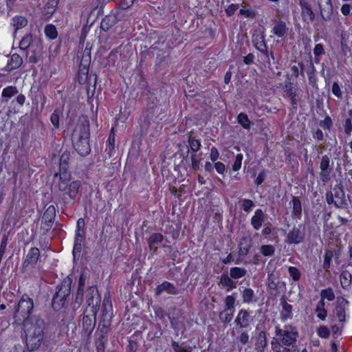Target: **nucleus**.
<instances>
[{"mask_svg": "<svg viewBox=\"0 0 352 352\" xmlns=\"http://www.w3.org/2000/svg\"><path fill=\"white\" fill-rule=\"evenodd\" d=\"M45 322L35 316L24 322V331L28 349L34 351L39 348L44 337Z\"/></svg>", "mask_w": 352, "mask_h": 352, "instance_id": "nucleus-1", "label": "nucleus"}, {"mask_svg": "<svg viewBox=\"0 0 352 352\" xmlns=\"http://www.w3.org/2000/svg\"><path fill=\"white\" fill-rule=\"evenodd\" d=\"M89 131L87 125H80L76 128L72 134L73 146L80 155L89 153Z\"/></svg>", "mask_w": 352, "mask_h": 352, "instance_id": "nucleus-2", "label": "nucleus"}, {"mask_svg": "<svg viewBox=\"0 0 352 352\" xmlns=\"http://www.w3.org/2000/svg\"><path fill=\"white\" fill-rule=\"evenodd\" d=\"M54 177H58L57 186L60 191L70 197H74L77 195L80 183L78 181L71 182L70 174L67 171H60L59 173H56Z\"/></svg>", "mask_w": 352, "mask_h": 352, "instance_id": "nucleus-3", "label": "nucleus"}, {"mask_svg": "<svg viewBox=\"0 0 352 352\" xmlns=\"http://www.w3.org/2000/svg\"><path fill=\"white\" fill-rule=\"evenodd\" d=\"M34 307L33 300L28 295L24 294L21 298L14 314V317L17 322H25L30 319Z\"/></svg>", "mask_w": 352, "mask_h": 352, "instance_id": "nucleus-4", "label": "nucleus"}, {"mask_svg": "<svg viewBox=\"0 0 352 352\" xmlns=\"http://www.w3.org/2000/svg\"><path fill=\"white\" fill-rule=\"evenodd\" d=\"M275 334L282 345L285 346L293 345L298 336L296 327L291 324L285 325L283 329L276 326L275 327Z\"/></svg>", "mask_w": 352, "mask_h": 352, "instance_id": "nucleus-5", "label": "nucleus"}, {"mask_svg": "<svg viewBox=\"0 0 352 352\" xmlns=\"http://www.w3.org/2000/svg\"><path fill=\"white\" fill-rule=\"evenodd\" d=\"M305 237V228L302 225H298L289 230L286 234L285 243L288 245H298L304 241Z\"/></svg>", "mask_w": 352, "mask_h": 352, "instance_id": "nucleus-6", "label": "nucleus"}, {"mask_svg": "<svg viewBox=\"0 0 352 352\" xmlns=\"http://www.w3.org/2000/svg\"><path fill=\"white\" fill-rule=\"evenodd\" d=\"M251 314L252 311L246 309L239 310L234 320L236 325L241 329L248 328L254 318Z\"/></svg>", "mask_w": 352, "mask_h": 352, "instance_id": "nucleus-7", "label": "nucleus"}, {"mask_svg": "<svg viewBox=\"0 0 352 352\" xmlns=\"http://www.w3.org/2000/svg\"><path fill=\"white\" fill-rule=\"evenodd\" d=\"M322 19L329 21L333 14L331 0H317Z\"/></svg>", "mask_w": 352, "mask_h": 352, "instance_id": "nucleus-8", "label": "nucleus"}, {"mask_svg": "<svg viewBox=\"0 0 352 352\" xmlns=\"http://www.w3.org/2000/svg\"><path fill=\"white\" fill-rule=\"evenodd\" d=\"M280 320L283 322H286L293 318V307L289 304L285 299H282L280 302Z\"/></svg>", "mask_w": 352, "mask_h": 352, "instance_id": "nucleus-9", "label": "nucleus"}, {"mask_svg": "<svg viewBox=\"0 0 352 352\" xmlns=\"http://www.w3.org/2000/svg\"><path fill=\"white\" fill-rule=\"evenodd\" d=\"M55 212L56 210L54 206L51 205L46 209L43 215L41 223L42 225L45 224L47 230L52 226L54 219Z\"/></svg>", "mask_w": 352, "mask_h": 352, "instance_id": "nucleus-10", "label": "nucleus"}, {"mask_svg": "<svg viewBox=\"0 0 352 352\" xmlns=\"http://www.w3.org/2000/svg\"><path fill=\"white\" fill-rule=\"evenodd\" d=\"M40 256V250L37 248H32L23 261V266L28 267L29 265H34L36 263Z\"/></svg>", "mask_w": 352, "mask_h": 352, "instance_id": "nucleus-11", "label": "nucleus"}, {"mask_svg": "<svg viewBox=\"0 0 352 352\" xmlns=\"http://www.w3.org/2000/svg\"><path fill=\"white\" fill-rule=\"evenodd\" d=\"M70 294V289L68 285L61 287L60 289L56 293L53 297L52 300V305L56 309L55 305L58 302L60 301L61 304L64 303V300L66 298L67 296Z\"/></svg>", "mask_w": 352, "mask_h": 352, "instance_id": "nucleus-12", "label": "nucleus"}, {"mask_svg": "<svg viewBox=\"0 0 352 352\" xmlns=\"http://www.w3.org/2000/svg\"><path fill=\"white\" fill-rule=\"evenodd\" d=\"M84 239L85 236L83 230L77 229L76 230V236L73 248V255L74 257H76V254H80L82 248V243L84 241Z\"/></svg>", "mask_w": 352, "mask_h": 352, "instance_id": "nucleus-13", "label": "nucleus"}, {"mask_svg": "<svg viewBox=\"0 0 352 352\" xmlns=\"http://www.w3.org/2000/svg\"><path fill=\"white\" fill-rule=\"evenodd\" d=\"M301 6V16L305 22L309 23L315 19V14L312 11L311 7L308 3L303 2L300 3Z\"/></svg>", "mask_w": 352, "mask_h": 352, "instance_id": "nucleus-14", "label": "nucleus"}, {"mask_svg": "<svg viewBox=\"0 0 352 352\" xmlns=\"http://www.w3.org/2000/svg\"><path fill=\"white\" fill-rule=\"evenodd\" d=\"M22 63V58L17 54H13L8 60L5 70L10 72L17 69L21 65Z\"/></svg>", "mask_w": 352, "mask_h": 352, "instance_id": "nucleus-15", "label": "nucleus"}, {"mask_svg": "<svg viewBox=\"0 0 352 352\" xmlns=\"http://www.w3.org/2000/svg\"><path fill=\"white\" fill-rule=\"evenodd\" d=\"M329 158L327 155H324L322 157L320 168L321 170L320 177L322 181H326L329 178L330 174L329 167Z\"/></svg>", "mask_w": 352, "mask_h": 352, "instance_id": "nucleus-16", "label": "nucleus"}, {"mask_svg": "<svg viewBox=\"0 0 352 352\" xmlns=\"http://www.w3.org/2000/svg\"><path fill=\"white\" fill-rule=\"evenodd\" d=\"M333 192L334 199H335V206L337 208H342L346 204V199L344 192L340 188H333Z\"/></svg>", "mask_w": 352, "mask_h": 352, "instance_id": "nucleus-17", "label": "nucleus"}, {"mask_svg": "<svg viewBox=\"0 0 352 352\" xmlns=\"http://www.w3.org/2000/svg\"><path fill=\"white\" fill-rule=\"evenodd\" d=\"M267 336L265 331H261L258 334L255 342V350L257 352H264L267 346Z\"/></svg>", "mask_w": 352, "mask_h": 352, "instance_id": "nucleus-18", "label": "nucleus"}, {"mask_svg": "<svg viewBox=\"0 0 352 352\" xmlns=\"http://www.w3.org/2000/svg\"><path fill=\"white\" fill-rule=\"evenodd\" d=\"M117 21V16L115 14H108L102 19L100 23V28L103 30L107 31L109 28L113 26Z\"/></svg>", "mask_w": 352, "mask_h": 352, "instance_id": "nucleus-19", "label": "nucleus"}, {"mask_svg": "<svg viewBox=\"0 0 352 352\" xmlns=\"http://www.w3.org/2000/svg\"><path fill=\"white\" fill-rule=\"evenodd\" d=\"M263 212L261 209H257L254 212V214L251 219V224L255 230H258L261 228L263 222Z\"/></svg>", "mask_w": 352, "mask_h": 352, "instance_id": "nucleus-20", "label": "nucleus"}, {"mask_svg": "<svg viewBox=\"0 0 352 352\" xmlns=\"http://www.w3.org/2000/svg\"><path fill=\"white\" fill-rule=\"evenodd\" d=\"M163 292H167L171 294H177V289L172 283L164 281L161 285H158L157 287L156 293L157 294H160Z\"/></svg>", "mask_w": 352, "mask_h": 352, "instance_id": "nucleus-21", "label": "nucleus"}, {"mask_svg": "<svg viewBox=\"0 0 352 352\" xmlns=\"http://www.w3.org/2000/svg\"><path fill=\"white\" fill-rule=\"evenodd\" d=\"M242 300L244 303L250 304L256 302L257 299L253 289L251 288H245L241 291Z\"/></svg>", "mask_w": 352, "mask_h": 352, "instance_id": "nucleus-22", "label": "nucleus"}, {"mask_svg": "<svg viewBox=\"0 0 352 352\" xmlns=\"http://www.w3.org/2000/svg\"><path fill=\"white\" fill-rule=\"evenodd\" d=\"M164 236L160 233H154L148 239V243L151 250L156 251L157 245L162 242Z\"/></svg>", "mask_w": 352, "mask_h": 352, "instance_id": "nucleus-23", "label": "nucleus"}, {"mask_svg": "<svg viewBox=\"0 0 352 352\" xmlns=\"http://www.w3.org/2000/svg\"><path fill=\"white\" fill-rule=\"evenodd\" d=\"M11 24L14 28L15 31L25 28L28 25V19L25 16L16 15L12 19Z\"/></svg>", "mask_w": 352, "mask_h": 352, "instance_id": "nucleus-24", "label": "nucleus"}, {"mask_svg": "<svg viewBox=\"0 0 352 352\" xmlns=\"http://www.w3.org/2000/svg\"><path fill=\"white\" fill-rule=\"evenodd\" d=\"M286 23L284 21L277 22L272 30V32L278 37H283L287 32Z\"/></svg>", "mask_w": 352, "mask_h": 352, "instance_id": "nucleus-25", "label": "nucleus"}, {"mask_svg": "<svg viewBox=\"0 0 352 352\" xmlns=\"http://www.w3.org/2000/svg\"><path fill=\"white\" fill-rule=\"evenodd\" d=\"M220 283L223 287H227V292L236 287V284L227 274L221 275L220 278Z\"/></svg>", "mask_w": 352, "mask_h": 352, "instance_id": "nucleus-26", "label": "nucleus"}, {"mask_svg": "<svg viewBox=\"0 0 352 352\" xmlns=\"http://www.w3.org/2000/svg\"><path fill=\"white\" fill-rule=\"evenodd\" d=\"M324 301L320 300L316 307V312L317 314V317L322 320H324L327 316V312L324 308Z\"/></svg>", "mask_w": 352, "mask_h": 352, "instance_id": "nucleus-27", "label": "nucleus"}, {"mask_svg": "<svg viewBox=\"0 0 352 352\" xmlns=\"http://www.w3.org/2000/svg\"><path fill=\"white\" fill-rule=\"evenodd\" d=\"M246 273V270L242 267H234L230 269V277L234 279L241 278L245 276Z\"/></svg>", "mask_w": 352, "mask_h": 352, "instance_id": "nucleus-28", "label": "nucleus"}, {"mask_svg": "<svg viewBox=\"0 0 352 352\" xmlns=\"http://www.w3.org/2000/svg\"><path fill=\"white\" fill-rule=\"evenodd\" d=\"M291 204L292 205L294 215L298 218L300 217L302 212L300 201L298 199V198L293 197Z\"/></svg>", "mask_w": 352, "mask_h": 352, "instance_id": "nucleus-29", "label": "nucleus"}, {"mask_svg": "<svg viewBox=\"0 0 352 352\" xmlns=\"http://www.w3.org/2000/svg\"><path fill=\"white\" fill-rule=\"evenodd\" d=\"M45 34L51 40L55 39L58 35L56 28L52 24H47L45 27Z\"/></svg>", "mask_w": 352, "mask_h": 352, "instance_id": "nucleus-30", "label": "nucleus"}, {"mask_svg": "<svg viewBox=\"0 0 352 352\" xmlns=\"http://www.w3.org/2000/svg\"><path fill=\"white\" fill-rule=\"evenodd\" d=\"M18 94V89L14 86H8L2 90L1 96L3 98H10Z\"/></svg>", "mask_w": 352, "mask_h": 352, "instance_id": "nucleus-31", "label": "nucleus"}, {"mask_svg": "<svg viewBox=\"0 0 352 352\" xmlns=\"http://www.w3.org/2000/svg\"><path fill=\"white\" fill-rule=\"evenodd\" d=\"M351 275L347 272H342L340 275V284L343 288H346L351 283Z\"/></svg>", "mask_w": 352, "mask_h": 352, "instance_id": "nucleus-32", "label": "nucleus"}, {"mask_svg": "<svg viewBox=\"0 0 352 352\" xmlns=\"http://www.w3.org/2000/svg\"><path fill=\"white\" fill-rule=\"evenodd\" d=\"M238 122L245 129L250 128L251 122L245 113H241L237 116Z\"/></svg>", "mask_w": 352, "mask_h": 352, "instance_id": "nucleus-33", "label": "nucleus"}, {"mask_svg": "<svg viewBox=\"0 0 352 352\" xmlns=\"http://www.w3.org/2000/svg\"><path fill=\"white\" fill-rule=\"evenodd\" d=\"M320 300H323L324 299H327L329 301H332L335 298V294L333 293V291L331 288H327L322 289L320 292Z\"/></svg>", "mask_w": 352, "mask_h": 352, "instance_id": "nucleus-34", "label": "nucleus"}, {"mask_svg": "<svg viewBox=\"0 0 352 352\" xmlns=\"http://www.w3.org/2000/svg\"><path fill=\"white\" fill-rule=\"evenodd\" d=\"M32 42V36L31 34H26L25 35L22 39L21 40L20 43H19V47L21 49V50H26L28 49L30 45H31Z\"/></svg>", "mask_w": 352, "mask_h": 352, "instance_id": "nucleus-35", "label": "nucleus"}, {"mask_svg": "<svg viewBox=\"0 0 352 352\" xmlns=\"http://www.w3.org/2000/svg\"><path fill=\"white\" fill-rule=\"evenodd\" d=\"M261 253L265 256H271L275 252V248L272 245H263L260 248Z\"/></svg>", "mask_w": 352, "mask_h": 352, "instance_id": "nucleus-36", "label": "nucleus"}, {"mask_svg": "<svg viewBox=\"0 0 352 352\" xmlns=\"http://www.w3.org/2000/svg\"><path fill=\"white\" fill-rule=\"evenodd\" d=\"M82 327L89 333L94 329V324H93L91 319L87 316L83 317Z\"/></svg>", "mask_w": 352, "mask_h": 352, "instance_id": "nucleus-37", "label": "nucleus"}, {"mask_svg": "<svg viewBox=\"0 0 352 352\" xmlns=\"http://www.w3.org/2000/svg\"><path fill=\"white\" fill-rule=\"evenodd\" d=\"M230 310L224 309L219 314V318L221 322H230L233 318V312L232 311H230V312H228Z\"/></svg>", "mask_w": 352, "mask_h": 352, "instance_id": "nucleus-38", "label": "nucleus"}, {"mask_svg": "<svg viewBox=\"0 0 352 352\" xmlns=\"http://www.w3.org/2000/svg\"><path fill=\"white\" fill-rule=\"evenodd\" d=\"M235 300H236V296H235L234 294L226 296V298L225 299V303L226 305V309L234 311Z\"/></svg>", "mask_w": 352, "mask_h": 352, "instance_id": "nucleus-39", "label": "nucleus"}, {"mask_svg": "<svg viewBox=\"0 0 352 352\" xmlns=\"http://www.w3.org/2000/svg\"><path fill=\"white\" fill-rule=\"evenodd\" d=\"M272 349L274 352H285L287 351L286 349H282V344L276 338H273L271 341Z\"/></svg>", "mask_w": 352, "mask_h": 352, "instance_id": "nucleus-40", "label": "nucleus"}, {"mask_svg": "<svg viewBox=\"0 0 352 352\" xmlns=\"http://www.w3.org/2000/svg\"><path fill=\"white\" fill-rule=\"evenodd\" d=\"M188 144L190 149L193 151V153H196L200 149L201 143L198 140L189 138Z\"/></svg>", "mask_w": 352, "mask_h": 352, "instance_id": "nucleus-41", "label": "nucleus"}, {"mask_svg": "<svg viewBox=\"0 0 352 352\" xmlns=\"http://www.w3.org/2000/svg\"><path fill=\"white\" fill-rule=\"evenodd\" d=\"M317 334L322 338H327L330 336V331L326 326H320L317 329Z\"/></svg>", "mask_w": 352, "mask_h": 352, "instance_id": "nucleus-42", "label": "nucleus"}, {"mask_svg": "<svg viewBox=\"0 0 352 352\" xmlns=\"http://www.w3.org/2000/svg\"><path fill=\"white\" fill-rule=\"evenodd\" d=\"M68 160L69 155L67 153H63L60 158V171H67Z\"/></svg>", "mask_w": 352, "mask_h": 352, "instance_id": "nucleus-43", "label": "nucleus"}, {"mask_svg": "<svg viewBox=\"0 0 352 352\" xmlns=\"http://www.w3.org/2000/svg\"><path fill=\"white\" fill-rule=\"evenodd\" d=\"M190 158L192 168L195 170L198 169L201 160V155H197L194 153L191 155Z\"/></svg>", "mask_w": 352, "mask_h": 352, "instance_id": "nucleus-44", "label": "nucleus"}, {"mask_svg": "<svg viewBox=\"0 0 352 352\" xmlns=\"http://www.w3.org/2000/svg\"><path fill=\"white\" fill-rule=\"evenodd\" d=\"M243 159V156L241 153L236 155L234 162L232 165V170L234 171H238L241 168Z\"/></svg>", "mask_w": 352, "mask_h": 352, "instance_id": "nucleus-45", "label": "nucleus"}, {"mask_svg": "<svg viewBox=\"0 0 352 352\" xmlns=\"http://www.w3.org/2000/svg\"><path fill=\"white\" fill-rule=\"evenodd\" d=\"M114 145L115 134L113 132H111L108 138L106 150L108 151L109 153H111L114 149Z\"/></svg>", "mask_w": 352, "mask_h": 352, "instance_id": "nucleus-46", "label": "nucleus"}, {"mask_svg": "<svg viewBox=\"0 0 352 352\" xmlns=\"http://www.w3.org/2000/svg\"><path fill=\"white\" fill-rule=\"evenodd\" d=\"M288 271L290 276L294 280L297 281L300 279V273L296 267L290 266L288 269Z\"/></svg>", "mask_w": 352, "mask_h": 352, "instance_id": "nucleus-47", "label": "nucleus"}, {"mask_svg": "<svg viewBox=\"0 0 352 352\" xmlns=\"http://www.w3.org/2000/svg\"><path fill=\"white\" fill-rule=\"evenodd\" d=\"M254 206V203L252 200L245 199L243 200L242 208L245 212H249L252 210Z\"/></svg>", "mask_w": 352, "mask_h": 352, "instance_id": "nucleus-48", "label": "nucleus"}, {"mask_svg": "<svg viewBox=\"0 0 352 352\" xmlns=\"http://www.w3.org/2000/svg\"><path fill=\"white\" fill-rule=\"evenodd\" d=\"M344 128L345 133L348 135H350L352 131V120L351 118L346 119Z\"/></svg>", "mask_w": 352, "mask_h": 352, "instance_id": "nucleus-49", "label": "nucleus"}, {"mask_svg": "<svg viewBox=\"0 0 352 352\" xmlns=\"http://www.w3.org/2000/svg\"><path fill=\"white\" fill-rule=\"evenodd\" d=\"M336 315L340 321H344L345 319V310L342 306H338L336 308Z\"/></svg>", "mask_w": 352, "mask_h": 352, "instance_id": "nucleus-50", "label": "nucleus"}, {"mask_svg": "<svg viewBox=\"0 0 352 352\" xmlns=\"http://www.w3.org/2000/svg\"><path fill=\"white\" fill-rule=\"evenodd\" d=\"M51 122L55 128L59 126V115L56 111L52 113L50 117Z\"/></svg>", "mask_w": 352, "mask_h": 352, "instance_id": "nucleus-51", "label": "nucleus"}, {"mask_svg": "<svg viewBox=\"0 0 352 352\" xmlns=\"http://www.w3.org/2000/svg\"><path fill=\"white\" fill-rule=\"evenodd\" d=\"M324 54L323 45L321 43L316 44L314 48V54L318 56Z\"/></svg>", "mask_w": 352, "mask_h": 352, "instance_id": "nucleus-52", "label": "nucleus"}, {"mask_svg": "<svg viewBox=\"0 0 352 352\" xmlns=\"http://www.w3.org/2000/svg\"><path fill=\"white\" fill-rule=\"evenodd\" d=\"M332 93L338 98L342 97V91L338 82H333L332 85Z\"/></svg>", "mask_w": 352, "mask_h": 352, "instance_id": "nucleus-53", "label": "nucleus"}, {"mask_svg": "<svg viewBox=\"0 0 352 352\" xmlns=\"http://www.w3.org/2000/svg\"><path fill=\"white\" fill-rule=\"evenodd\" d=\"M240 14L246 17L253 18L255 16L254 12L251 9L241 8L239 11Z\"/></svg>", "mask_w": 352, "mask_h": 352, "instance_id": "nucleus-54", "label": "nucleus"}, {"mask_svg": "<svg viewBox=\"0 0 352 352\" xmlns=\"http://www.w3.org/2000/svg\"><path fill=\"white\" fill-rule=\"evenodd\" d=\"M210 157L212 162H216L219 159V153L216 147L212 146L211 148Z\"/></svg>", "mask_w": 352, "mask_h": 352, "instance_id": "nucleus-55", "label": "nucleus"}, {"mask_svg": "<svg viewBox=\"0 0 352 352\" xmlns=\"http://www.w3.org/2000/svg\"><path fill=\"white\" fill-rule=\"evenodd\" d=\"M172 346L175 352H189L187 349L183 347L182 345L175 341L173 342Z\"/></svg>", "mask_w": 352, "mask_h": 352, "instance_id": "nucleus-56", "label": "nucleus"}, {"mask_svg": "<svg viewBox=\"0 0 352 352\" xmlns=\"http://www.w3.org/2000/svg\"><path fill=\"white\" fill-rule=\"evenodd\" d=\"M239 5L238 4H230L228 8L226 10V12L228 16L232 15L234 12L238 9Z\"/></svg>", "mask_w": 352, "mask_h": 352, "instance_id": "nucleus-57", "label": "nucleus"}, {"mask_svg": "<svg viewBox=\"0 0 352 352\" xmlns=\"http://www.w3.org/2000/svg\"><path fill=\"white\" fill-rule=\"evenodd\" d=\"M265 179V170H262L259 174L258 175L257 177L255 179V184L258 186L261 184Z\"/></svg>", "mask_w": 352, "mask_h": 352, "instance_id": "nucleus-58", "label": "nucleus"}, {"mask_svg": "<svg viewBox=\"0 0 352 352\" xmlns=\"http://www.w3.org/2000/svg\"><path fill=\"white\" fill-rule=\"evenodd\" d=\"M214 168H215L217 172L219 174H223L226 170L225 165L222 162H220L215 163Z\"/></svg>", "mask_w": 352, "mask_h": 352, "instance_id": "nucleus-59", "label": "nucleus"}, {"mask_svg": "<svg viewBox=\"0 0 352 352\" xmlns=\"http://www.w3.org/2000/svg\"><path fill=\"white\" fill-rule=\"evenodd\" d=\"M249 338H250V337H249V335L248 334V333L243 332L241 333V335L239 336V342L242 344H245L248 342Z\"/></svg>", "mask_w": 352, "mask_h": 352, "instance_id": "nucleus-60", "label": "nucleus"}, {"mask_svg": "<svg viewBox=\"0 0 352 352\" xmlns=\"http://www.w3.org/2000/svg\"><path fill=\"white\" fill-rule=\"evenodd\" d=\"M351 6L349 4H344L341 8V12L342 14L347 16L350 14Z\"/></svg>", "mask_w": 352, "mask_h": 352, "instance_id": "nucleus-61", "label": "nucleus"}, {"mask_svg": "<svg viewBox=\"0 0 352 352\" xmlns=\"http://www.w3.org/2000/svg\"><path fill=\"white\" fill-rule=\"evenodd\" d=\"M254 58V56L252 54H248L247 56L244 57L243 61L246 65H250L253 62Z\"/></svg>", "mask_w": 352, "mask_h": 352, "instance_id": "nucleus-62", "label": "nucleus"}, {"mask_svg": "<svg viewBox=\"0 0 352 352\" xmlns=\"http://www.w3.org/2000/svg\"><path fill=\"white\" fill-rule=\"evenodd\" d=\"M326 199H327V202L329 204H333L335 205V199H334L333 192H329L327 193Z\"/></svg>", "mask_w": 352, "mask_h": 352, "instance_id": "nucleus-63", "label": "nucleus"}, {"mask_svg": "<svg viewBox=\"0 0 352 352\" xmlns=\"http://www.w3.org/2000/svg\"><path fill=\"white\" fill-rule=\"evenodd\" d=\"M134 1L135 0H122V6L124 9L128 8L133 5Z\"/></svg>", "mask_w": 352, "mask_h": 352, "instance_id": "nucleus-64", "label": "nucleus"}]
</instances>
